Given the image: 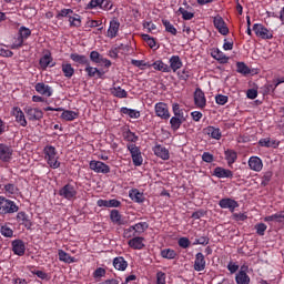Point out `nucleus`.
<instances>
[{
    "instance_id": "nucleus-32",
    "label": "nucleus",
    "mask_w": 284,
    "mask_h": 284,
    "mask_svg": "<svg viewBox=\"0 0 284 284\" xmlns=\"http://www.w3.org/2000/svg\"><path fill=\"white\" fill-rule=\"evenodd\" d=\"M70 59L73 61V63H78L79 65H88L90 63V60L87 55L79 53H71Z\"/></svg>"
},
{
    "instance_id": "nucleus-22",
    "label": "nucleus",
    "mask_w": 284,
    "mask_h": 284,
    "mask_svg": "<svg viewBox=\"0 0 284 284\" xmlns=\"http://www.w3.org/2000/svg\"><path fill=\"white\" fill-rule=\"evenodd\" d=\"M248 168L253 172H261L263 170V160L256 155L251 156L248 159Z\"/></svg>"
},
{
    "instance_id": "nucleus-60",
    "label": "nucleus",
    "mask_w": 284,
    "mask_h": 284,
    "mask_svg": "<svg viewBox=\"0 0 284 284\" xmlns=\"http://www.w3.org/2000/svg\"><path fill=\"white\" fill-rule=\"evenodd\" d=\"M102 3H103V0H91L87 4V8H88V10H97V8H100V10H101Z\"/></svg>"
},
{
    "instance_id": "nucleus-57",
    "label": "nucleus",
    "mask_w": 284,
    "mask_h": 284,
    "mask_svg": "<svg viewBox=\"0 0 284 284\" xmlns=\"http://www.w3.org/2000/svg\"><path fill=\"white\" fill-rule=\"evenodd\" d=\"M0 57L11 58L14 57V52L10 51L6 44H0Z\"/></svg>"
},
{
    "instance_id": "nucleus-19",
    "label": "nucleus",
    "mask_w": 284,
    "mask_h": 284,
    "mask_svg": "<svg viewBox=\"0 0 284 284\" xmlns=\"http://www.w3.org/2000/svg\"><path fill=\"white\" fill-rule=\"evenodd\" d=\"M213 176H216V179H234V172L223 166H216L213 170Z\"/></svg>"
},
{
    "instance_id": "nucleus-55",
    "label": "nucleus",
    "mask_w": 284,
    "mask_h": 284,
    "mask_svg": "<svg viewBox=\"0 0 284 284\" xmlns=\"http://www.w3.org/2000/svg\"><path fill=\"white\" fill-rule=\"evenodd\" d=\"M178 12L180 14H182V19L184 21H192V18L194 17V12H190V11L185 10V8H183V7H180Z\"/></svg>"
},
{
    "instance_id": "nucleus-10",
    "label": "nucleus",
    "mask_w": 284,
    "mask_h": 284,
    "mask_svg": "<svg viewBox=\"0 0 284 284\" xmlns=\"http://www.w3.org/2000/svg\"><path fill=\"white\" fill-rule=\"evenodd\" d=\"M12 154H14L12 146L3 143L0 144V161H2V163H10V161H12Z\"/></svg>"
},
{
    "instance_id": "nucleus-54",
    "label": "nucleus",
    "mask_w": 284,
    "mask_h": 284,
    "mask_svg": "<svg viewBox=\"0 0 284 284\" xmlns=\"http://www.w3.org/2000/svg\"><path fill=\"white\" fill-rule=\"evenodd\" d=\"M24 42H26V40H23L19 36L14 37L12 39L11 50H20V48H23Z\"/></svg>"
},
{
    "instance_id": "nucleus-18",
    "label": "nucleus",
    "mask_w": 284,
    "mask_h": 284,
    "mask_svg": "<svg viewBox=\"0 0 284 284\" xmlns=\"http://www.w3.org/2000/svg\"><path fill=\"white\" fill-rule=\"evenodd\" d=\"M119 28H121V22H119L118 19L111 20L106 31V37L109 39H116V37H119Z\"/></svg>"
},
{
    "instance_id": "nucleus-27",
    "label": "nucleus",
    "mask_w": 284,
    "mask_h": 284,
    "mask_svg": "<svg viewBox=\"0 0 284 284\" xmlns=\"http://www.w3.org/2000/svg\"><path fill=\"white\" fill-rule=\"evenodd\" d=\"M211 57L215 59V61H219V63H227V61H230V58L225 55V53L221 51V49L217 48L212 49Z\"/></svg>"
},
{
    "instance_id": "nucleus-15",
    "label": "nucleus",
    "mask_w": 284,
    "mask_h": 284,
    "mask_svg": "<svg viewBox=\"0 0 284 284\" xmlns=\"http://www.w3.org/2000/svg\"><path fill=\"white\" fill-rule=\"evenodd\" d=\"M11 250L16 256H24L26 255V242L23 240H13L11 242Z\"/></svg>"
},
{
    "instance_id": "nucleus-39",
    "label": "nucleus",
    "mask_w": 284,
    "mask_h": 284,
    "mask_svg": "<svg viewBox=\"0 0 284 284\" xmlns=\"http://www.w3.org/2000/svg\"><path fill=\"white\" fill-rule=\"evenodd\" d=\"M152 68L158 70V72H170V65H168L163 60H156L152 63Z\"/></svg>"
},
{
    "instance_id": "nucleus-17",
    "label": "nucleus",
    "mask_w": 284,
    "mask_h": 284,
    "mask_svg": "<svg viewBox=\"0 0 284 284\" xmlns=\"http://www.w3.org/2000/svg\"><path fill=\"white\" fill-rule=\"evenodd\" d=\"M34 90L36 92H38V94H41V97H52V94H54V90L52 89V87L43 83V82H38L34 85Z\"/></svg>"
},
{
    "instance_id": "nucleus-41",
    "label": "nucleus",
    "mask_w": 284,
    "mask_h": 284,
    "mask_svg": "<svg viewBox=\"0 0 284 284\" xmlns=\"http://www.w3.org/2000/svg\"><path fill=\"white\" fill-rule=\"evenodd\" d=\"M111 94L118 99H128V91L121 87H113L111 89Z\"/></svg>"
},
{
    "instance_id": "nucleus-12",
    "label": "nucleus",
    "mask_w": 284,
    "mask_h": 284,
    "mask_svg": "<svg viewBox=\"0 0 284 284\" xmlns=\"http://www.w3.org/2000/svg\"><path fill=\"white\" fill-rule=\"evenodd\" d=\"M24 113L29 121H41V119H43V111L38 108L27 106Z\"/></svg>"
},
{
    "instance_id": "nucleus-51",
    "label": "nucleus",
    "mask_w": 284,
    "mask_h": 284,
    "mask_svg": "<svg viewBox=\"0 0 284 284\" xmlns=\"http://www.w3.org/2000/svg\"><path fill=\"white\" fill-rule=\"evenodd\" d=\"M130 199L134 201L135 203H143L145 201V197L143 196V193L139 192V190H133L132 193H130Z\"/></svg>"
},
{
    "instance_id": "nucleus-36",
    "label": "nucleus",
    "mask_w": 284,
    "mask_h": 284,
    "mask_svg": "<svg viewBox=\"0 0 284 284\" xmlns=\"http://www.w3.org/2000/svg\"><path fill=\"white\" fill-rule=\"evenodd\" d=\"M59 261L62 263H77V258L72 257L70 254L65 253L63 250L58 251Z\"/></svg>"
},
{
    "instance_id": "nucleus-26",
    "label": "nucleus",
    "mask_w": 284,
    "mask_h": 284,
    "mask_svg": "<svg viewBox=\"0 0 284 284\" xmlns=\"http://www.w3.org/2000/svg\"><path fill=\"white\" fill-rule=\"evenodd\" d=\"M204 134L210 136L211 139H215V141H221L223 134L221 133V129L216 126H206L204 129Z\"/></svg>"
},
{
    "instance_id": "nucleus-28",
    "label": "nucleus",
    "mask_w": 284,
    "mask_h": 284,
    "mask_svg": "<svg viewBox=\"0 0 284 284\" xmlns=\"http://www.w3.org/2000/svg\"><path fill=\"white\" fill-rule=\"evenodd\" d=\"M17 221L18 223H21V225H24V227H28V230L32 227V222L30 221V216L24 211L18 212Z\"/></svg>"
},
{
    "instance_id": "nucleus-29",
    "label": "nucleus",
    "mask_w": 284,
    "mask_h": 284,
    "mask_svg": "<svg viewBox=\"0 0 284 284\" xmlns=\"http://www.w3.org/2000/svg\"><path fill=\"white\" fill-rule=\"evenodd\" d=\"M224 155L226 163L230 168H232V165H234V163H236V160L239 159V153H236V151L232 149H227L226 151H224Z\"/></svg>"
},
{
    "instance_id": "nucleus-33",
    "label": "nucleus",
    "mask_w": 284,
    "mask_h": 284,
    "mask_svg": "<svg viewBox=\"0 0 284 284\" xmlns=\"http://www.w3.org/2000/svg\"><path fill=\"white\" fill-rule=\"evenodd\" d=\"M3 192L7 196H17L19 194V186L14 183H7L3 185Z\"/></svg>"
},
{
    "instance_id": "nucleus-50",
    "label": "nucleus",
    "mask_w": 284,
    "mask_h": 284,
    "mask_svg": "<svg viewBox=\"0 0 284 284\" xmlns=\"http://www.w3.org/2000/svg\"><path fill=\"white\" fill-rule=\"evenodd\" d=\"M162 26H164L166 32L176 37L179 31L174 28V24L170 23L169 20H162Z\"/></svg>"
},
{
    "instance_id": "nucleus-6",
    "label": "nucleus",
    "mask_w": 284,
    "mask_h": 284,
    "mask_svg": "<svg viewBox=\"0 0 284 284\" xmlns=\"http://www.w3.org/2000/svg\"><path fill=\"white\" fill-rule=\"evenodd\" d=\"M89 168L97 174H110V165L102 161L92 160L89 162Z\"/></svg>"
},
{
    "instance_id": "nucleus-2",
    "label": "nucleus",
    "mask_w": 284,
    "mask_h": 284,
    "mask_svg": "<svg viewBox=\"0 0 284 284\" xmlns=\"http://www.w3.org/2000/svg\"><path fill=\"white\" fill-rule=\"evenodd\" d=\"M19 212V205L12 200L0 195V216H6L7 214H16Z\"/></svg>"
},
{
    "instance_id": "nucleus-23",
    "label": "nucleus",
    "mask_w": 284,
    "mask_h": 284,
    "mask_svg": "<svg viewBox=\"0 0 284 284\" xmlns=\"http://www.w3.org/2000/svg\"><path fill=\"white\" fill-rule=\"evenodd\" d=\"M145 237L142 236H135L131 240L128 241V245L129 247H131V250H143L145 247Z\"/></svg>"
},
{
    "instance_id": "nucleus-64",
    "label": "nucleus",
    "mask_w": 284,
    "mask_h": 284,
    "mask_svg": "<svg viewBox=\"0 0 284 284\" xmlns=\"http://www.w3.org/2000/svg\"><path fill=\"white\" fill-rule=\"evenodd\" d=\"M97 69L98 68H94V67H91L90 65V62L85 65V69H84V72H87L88 77L90 79L97 77Z\"/></svg>"
},
{
    "instance_id": "nucleus-47",
    "label": "nucleus",
    "mask_w": 284,
    "mask_h": 284,
    "mask_svg": "<svg viewBox=\"0 0 284 284\" xmlns=\"http://www.w3.org/2000/svg\"><path fill=\"white\" fill-rule=\"evenodd\" d=\"M236 72H239V74L247 77V74H250L252 70L250 69V67H247V64H245V62H236Z\"/></svg>"
},
{
    "instance_id": "nucleus-48",
    "label": "nucleus",
    "mask_w": 284,
    "mask_h": 284,
    "mask_svg": "<svg viewBox=\"0 0 284 284\" xmlns=\"http://www.w3.org/2000/svg\"><path fill=\"white\" fill-rule=\"evenodd\" d=\"M273 176H274V173L272 171H265L261 178V186L267 187V185H270V181H272Z\"/></svg>"
},
{
    "instance_id": "nucleus-37",
    "label": "nucleus",
    "mask_w": 284,
    "mask_h": 284,
    "mask_svg": "<svg viewBox=\"0 0 284 284\" xmlns=\"http://www.w3.org/2000/svg\"><path fill=\"white\" fill-rule=\"evenodd\" d=\"M121 114H126L130 119H139L141 116V112L134 109H129L128 106H122L120 109Z\"/></svg>"
},
{
    "instance_id": "nucleus-44",
    "label": "nucleus",
    "mask_w": 284,
    "mask_h": 284,
    "mask_svg": "<svg viewBox=\"0 0 284 284\" xmlns=\"http://www.w3.org/2000/svg\"><path fill=\"white\" fill-rule=\"evenodd\" d=\"M18 36L23 40V41H28V39H30V37H32V30H30V28L27 27H20L18 30Z\"/></svg>"
},
{
    "instance_id": "nucleus-43",
    "label": "nucleus",
    "mask_w": 284,
    "mask_h": 284,
    "mask_svg": "<svg viewBox=\"0 0 284 284\" xmlns=\"http://www.w3.org/2000/svg\"><path fill=\"white\" fill-rule=\"evenodd\" d=\"M69 26L70 28H81V16L73 12L69 16Z\"/></svg>"
},
{
    "instance_id": "nucleus-53",
    "label": "nucleus",
    "mask_w": 284,
    "mask_h": 284,
    "mask_svg": "<svg viewBox=\"0 0 284 284\" xmlns=\"http://www.w3.org/2000/svg\"><path fill=\"white\" fill-rule=\"evenodd\" d=\"M123 136H124V141H128L129 143H136V141H139V135H136L131 130H128L126 132H124Z\"/></svg>"
},
{
    "instance_id": "nucleus-30",
    "label": "nucleus",
    "mask_w": 284,
    "mask_h": 284,
    "mask_svg": "<svg viewBox=\"0 0 284 284\" xmlns=\"http://www.w3.org/2000/svg\"><path fill=\"white\" fill-rule=\"evenodd\" d=\"M235 283L236 284H250L251 283L250 275H247V272L243 271V267L241 268V271H239L235 274Z\"/></svg>"
},
{
    "instance_id": "nucleus-13",
    "label": "nucleus",
    "mask_w": 284,
    "mask_h": 284,
    "mask_svg": "<svg viewBox=\"0 0 284 284\" xmlns=\"http://www.w3.org/2000/svg\"><path fill=\"white\" fill-rule=\"evenodd\" d=\"M205 267H207V261H205V255L201 252L196 253L193 263L194 271L204 272Z\"/></svg>"
},
{
    "instance_id": "nucleus-40",
    "label": "nucleus",
    "mask_w": 284,
    "mask_h": 284,
    "mask_svg": "<svg viewBox=\"0 0 284 284\" xmlns=\"http://www.w3.org/2000/svg\"><path fill=\"white\" fill-rule=\"evenodd\" d=\"M185 121H187V120H183L181 118L172 116L171 120H170L171 130L173 132H176L181 128V125H183V123H185Z\"/></svg>"
},
{
    "instance_id": "nucleus-42",
    "label": "nucleus",
    "mask_w": 284,
    "mask_h": 284,
    "mask_svg": "<svg viewBox=\"0 0 284 284\" xmlns=\"http://www.w3.org/2000/svg\"><path fill=\"white\" fill-rule=\"evenodd\" d=\"M62 72L65 79H72L74 77V67L71 63H62Z\"/></svg>"
},
{
    "instance_id": "nucleus-3",
    "label": "nucleus",
    "mask_w": 284,
    "mask_h": 284,
    "mask_svg": "<svg viewBox=\"0 0 284 284\" xmlns=\"http://www.w3.org/2000/svg\"><path fill=\"white\" fill-rule=\"evenodd\" d=\"M126 149L131 154L133 165H135V168H141V165H143V155H141V149L136 146V144H128Z\"/></svg>"
},
{
    "instance_id": "nucleus-25",
    "label": "nucleus",
    "mask_w": 284,
    "mask_h": 284,
    "mask_svg": "<svg viewBox=\"0 0 284 284\" xmlns=\"http://www.w3.org/2000/svg\"><path fill=\"white\" fill-rule=\"evenodd\" d=\"M110 221L114 225H125L128 223V221H125L123 219V215H121V212H119V210H116V209L111 210V212H110Z\"/></svg>"
},
{
    "instance_id": "nucleus-61",
    "label": "nucleus",
    "mask_w": 284,
    "mask_h": 284,
    "mask_svg": "<svg viewBox=\"0 0 284 284\" xmlns=\"http://www.w3.org/2000/svg\"><path fill=\"white\" fill-rule=\"evenodd\" d=\"M255 230H256V234L258 236H265V232L267 230V226L265 225V223H257L255 225Z\"/></svg>"
},
{
    "instance_id": "nucleus-58",
    "label": "nucleus",
    "mask_w": 284,
    "mask_h": 284,
    "mask_svg": "<svg viewBox=\"0 0 284 284\" xmlns=\"http://www.w3.org/2000/svg\"><path fill=\"white\" fill-rule=\"evenodd\" d=\"M0 234H2V236H6V239H12V236L14 235V231H12L10 226H1Z\"/></svg>"
},
{
    "instance_id": "nucleus-35",
    "label": "nucleus",
    "mask_w": 284,
    "mask_h": 284,
    "mask_svg": "<svg viewBox=\"0 0 284 284\" xmlns=\"http://www.w3.org/2000/svg\"><path fill=\"white\" fill-rule=\"evenodd\" d=\"M172 110L175 118L187 121V115H185V109H181V105L179 103H173Z\"/></svg>"
},
{
    "instance_id": "nucleus-1",
    "label": "nucleus",
    "mask_w": 284,
    "mask_h": 284,
    "mask_svg": "<svg viewBox=\"0 0 284 284\" xmlns=\"http://www.w3.org/2000/svg\"><path fill=\"white\" fill-rule=\"evenodd\" d=\"M44 154V161H47V164L51 170H59L61 168V162H59V152L57 151V148L52 145H47L43 149Z\"/></svg>"
},
{
    "instance_id": "nucleus-59",
    "label": "nucleus",
    "mask_w": 284,
    "mask_h": 284,
    "mask_svg": "<svg viewBox=\"0 0 284 284\" xmlns=\"http://www.w3.org/2000/svg\"><path fill=\"white\" fill-rule=\"evenodd\" d=\"M178 245H179V247H182V250H187V247H190V245H192V242H190V239H187V237H180L178 240Z\"/></svg>"
},
{
    "instance_id": "nucleus-4",
    "label": "nucleus",
    "mask_w": 284,
    "mask_h": 284,
    "mask_svg": "<svg viewBox=\"0 0 284 284\" xmlns=\"http://www.w3.org/2000/svg\"><path fill=\"white\" fill-rule=\"evenodd\" d=\"M77 187L73 184H65L59 190V196L65 199L67 201H74L77 199Z\"/></svg>"
},
{
    "instance_id": "nucleus-16",
    "label": "nucleus",
    "mask_w": 284,
    "mask_h": 284,
    "mask_svg": "<svg viewBox=\"0 0 284 284\" xmlns=\"http://www.w3.org/2000/svg\"><path fill=\"white\" fill-rule=\"evenodd\" d=\"M194 103L200 110H203L205 105H207V99H205V93L203 90H201V88L195 89Z\"/></svg>"
},
{
    "instance_id": "nucleus-7",
    "label": "nucleus",
    "mask_w": 284,
    "mask_h": 284,
    "mask_svg": "<svg viewBox=\"0 0 284 284\" xmlns=\"http://www.w3.org/2000/svg\"><path fill=\"white\" fill-rule=\"evenodd\" d=\"M155 115L163 121H168L170 119V109L165 102H158L154 105Z\"/></svg>"
},
{
    "instance_id": "nucleus-31",
    "label": "nucleus",
    "mask_w": 284,
    "mask_h": 284,
    "mask_svg": "<svg viewBox=\"0 0 284 284\" xmlns=\"http://www.w3.org/2000/svg\"><path fill=\"white\" fill-rule=\"evenodd\" d=\"M113 267L119 272H125L128 270V261L123 256L113 258Z\"/></svg>"
},
{
    "instance_id": "nucleus-45",
    "label": "nucleus",
    "mask_w": 284,
    "mask_h": 284,
    "mask_svg": "<svg viewBox=\"0 0 284 284\" xmlns=\"http://www.w3.org/2000/svg\"><path fill=\"white\" fill-rule=\"evenodd\" d=\"M78 118H79V112L77 111L65 110L61 114V119H63L64 121H74Z\"/></svg>"
},
{
    "instance_id": "nucleus-52",
    "label": "nucleus",
    "mask_w": 284,
    "mask_h": 284,
    "mask_svg": "<svg viewBox=\"0 0 284 284\" xmlns=\"http://www.w3.org/2000/svg\"><path fill=\"white\" fill-rule=\"evenodd\" d=\"M136 236H139V235L133 225L129 226L128 229H124V231H123L124 239H129L131 241V239H134Z\"/></svg>"
},
{
    "instance_id": "nucleus-11",
    "label": "nucleus",
    "mask_w": 284,
    "mask_h": 284,
    "mask_svg": "<svg viewBox=\"0 0 284 284\" xmlns=\"http://www.w3.org/2000/svg\"><path fill=\"white\" fill-rule=\"evenodd\" d=\"M219 206L222 210H227L232 214H234L236 207H239V203L236 202V200H234L232 197H224V199L219 201Z\"/></svg>"
},
{
    "instance_id": "nucleus-20",
    "label": "nucleus",
    "mask_w": 284,
    "mask_h": 284,
    "mask_svg": "<svg viewBox=\"0 0 284 284\" xmlns=\"http://www.w3.org/2000/svg\"><path fill=\"white\" fill-rule=\"evenodd\" d=\"M13 116L16 119V123H19L21 128H28V120L26 119V113L19 106L13 108Z\"/></svg>"
},
{
    "instance_id": "nucleus-46",
    "label": "nucleus",
    "mask_w": 284,
    "mask_h": 284,
    "mask_svg": "<svg viewBox=\"0 0 284 284\" xmlns=\"http://www.w3.org/2000/svg\"><path fill=\"white\" fill-rule=\"evenodd\" d=\"M133 227L135 230V234H138V236H141V234L146 232V230L150 227V224L148 222H139L134 224Z\"/></svg>"
},
{
    "instance_id": "nucleus-63",
    "label": "nucleus",
    "mask_w": 284,
    "mask_h": 284,
    "mask_svg": "<svg viewBox=\"0 0 284 284\" xmlns=\"http://www.w3.org/2000/svg\"><path fill=\"white\" fill-rule=\"evenodd\" d=\"M227 101H230V98L227 95H224V94L215 95V103H217V105H225Z\"/></svg>"
},
{
    "instance_id": "nucleus-14",
    "label": "nucleus",
    "mask_w": 284,
    "mask_h": 284,
    "mask_svg": "<svg viewBox=\"0 0 284 284\" xmlns=\"http://www.w3.org/2000/svg\"><path fill=\"white\" fill-rule=\"evenodd\" d=\"M52 61H54V59L52 58V53L48 51L39 60V65L41 70H48V68H54V65H57V62H52Z\"/></svg>"
},
{
    "instance_id": "nucleus-56",
    "label": "nucleus",
    "mask_w": 284,
    "mask_h": 284,
    "mask_svg": "<svg viewBox=\"0 0 284 284\" xmlns=\"http://www.w3.org/2000/svg\"><path fill=\"white\" fill-rule=\"evenodd\" d=\"M71 14H74V10H72V9H62L57 13L55 18L63 19V18L68 17V19H70Z\"/></svg>"
},
{
    "instance_id": "nucleus-5",
    "label": "nucleus",
    "mask_w": 284,
    "mask_h": 284,
    "mask_svg": "<svg viewBox=\"0 0 284 284\" xmlns=\"http://www.w3.org/2000/svg\"><path fill=\"white\" fill-rule=\"evenodd\" d=\"M253 32L256 34V37H260V39H264V40L274 39V32L270 31V29H267L262 23L253 24Z\"/></svg>"
},
{
    "instance_id": "nucleus-34",
    "label": "nucleus",
    "mask_w": 284,
    "mask_h": 284,
    "mask_svg": "<svg viewBox=\"0 0 284 284\" xmlns=\"http://www.w3.org/2000/svg\"><path fill=\"white\" fill-rule=\"evenodd\" d=\"M281 144V142L276 141V140H272L270 138H264L261 139L258 141V145H261V148H278V145Z\"/></svg>"
},
{
    "instance_id": "nucleus-24",
    "label": "nucleus",
    "mask_w": 284,
    "mask_h": 284,
    "mask_svg": "<svg viewBox=\"0 0 284 284\" xmlns=\"http://www.w3.org/2000/svg\"><path fill=\"white\" fill-rule=\"evenodd\" d=\"M169 68H170V72H179V70H181L183 68V61L181 60V57L179 55H172L169 59Z\"/></svg>"
},
{
    "instance_id": "nucleus-8",
    "label": "nucleus",
    "mask_w": 284,
    "mask_h": 284,
    "mask_svg": "<svg viewBox=\"0 0 284 284\" xmlns=\"http://www.w3.org/2000/svg\"><path fill=\"white\" fill-rule=\"evenodd\" d=\"M213 26L214 28H216L220 34H223V37H227V34H230V28H227V24L225 23V20H223V17L221 16L214 17Z\"/></svg>"
},
{
    "instance_id": "nucleus-62",
    "label": "nucleus",
    "mask_w": 284,
    "mask_h": 284,
    "mask_svg": "<svg viewBox=\"0 0 284 284\" xmlns=\"http://www.w3.org/2000/svg\"><path fill=\"white\" fill-rule=\"evenodd\" d=\"M142 39L148 43L150 48H156V40L150 37V34H142Z\"/></svg>"
},
{
    "instance_id": "nucleus-9",
    "label": "nucleus",
    "mask_w": 284,
    "mask_h": 284,
    "mask_svg": "<svg viewBox=\"0 0 284 284\" xmlns=\"http://www.w3.org/2000/svg\"><path fill=\"white\" fill-rule=\"evenodd\" d=\"M90 61L92 63H97L98 65L104 64V68H111L112 61H110L108 58H103L99 51H91L90 52Z\"/></svg>"
},
{
    "instance_id": "nucleus-21",
    "label": "nucleus",
    "mask_w": 284,
    "mask_h": 284,
    "mask_svg": "<svg viewBox=\"0 0 284 284\" xmlns=\"http://www.w3.org/2000/svg\"><path fill=\"white\" fill-rule=\"evenodd\" d=\"M153 152L155 156H159V159H162V161H170V150H168L165 146L156 144L153 146Z\"/></svg>"
},
{
    "instance_id": "nucleus-49",
    "label": "nucleus",
    "mask_w": 284,
    "mask_h": 284,
    "mask_svg": "<svg viewBox=\"0 0 284 284\" xmlns=\"http://www.w3.org/2000/svg\"><path fill=\"white\" fill-rule=\"evenodd\" d=\"M283 219H284V211H281L278 213L264 217V221L265 223H272V221H276L277 223H281Z\"/></svg>"
},
{
    "instance_id": "nucleus-38",
    "label": "nucleus",
    "mask_w": 284,
    "mask_h": 284,
    "mask_svg": "<svg viewBox=\"0 0 284 284\" xmlns=\"http://www.w3.org/2000/svg\"><path fill=\"white\" fill-rule=\"evenodd\" d=\"M160 256H162V258H166L168 261H173L176 258V256H179V254L173 248H163Z\"/></svg>"
}]
</instances>
